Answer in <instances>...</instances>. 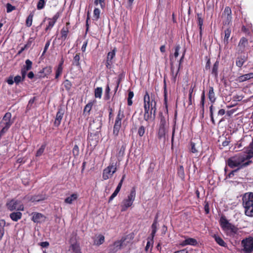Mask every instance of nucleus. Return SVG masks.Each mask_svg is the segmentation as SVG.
<instances>
[{
  "mask_svg": "<svg viewBox=\"0 0 253 253\" xmlns=\"http://www.w3.org/2000/svg\"><path fill=\"white\" fill-rule=\"evenodd\" d=\"M250 146L251 149L239 153L229 158L226 161V165L231 169L238 167L237 169H239V170L251 165L253 163L250 159L253 157V139Z\"/></svg>",
  "mask_w": 253,
  "mask_h": 253,
  "instance_id": "1",
  "label": "nucleus"
},
{
  "mask_svg": "<svg viewBox=\"0 0 253 253\" xmlns=\"http://www.w3.org/2000/svg\"><path fill=\"white\" fill-rule=\"evenodd\" d=\"M156 104L154 95L151 94L150 96L148 92L146 91L144 96V119L145 121H148L152 118H155L157 110Z\"/></svg>",
  "mask_w": 253,
  "mask_h": 253,
  "instance_id": "2",
  "label": "nucleus"
},
{
  "mask_svg": "<svg viewBox=\"0 0 253 253\" xmlns=\"http://www.w3.org/2000/svg\"><path fill=\"white\" fill-rule=\"evenodd\" d=\"M243 205L245 208V214L253 216V193H246L243 198Z\"/></svg>",
  "mask_w": 253,
  "mask_h": 253,
  "instance_id": "3",
  "label": "nucleus"
},
{
  "mask_svg": "<svg viewBox=\"0 0 253 253\" xmlns=\"http://www.w3.org/2000/svg\"><path fill=\"white\" fill-rule=\"evenodd\" d=\"M136 197V190L134 187H132L126 198L124 199L121 204L122 212L126 211L132 205Z\"/></svg>",
  "mask_w": 253,
  "mask_h": 253,
  "instance_id": "4",
  "label": "nucleus"
},
{
  "mask_svg": "<svg viewBox=\"0 0 253 253\" xmlns=\"http://www.w3.org/2000/svg\"><path fill=\"white\" fill-rule=\"evenodd\" d=\"M125 115L124 112L121 110H119L116 118L113 127V134L115 136H117L119 135L122 126V121Z\"/></svg>",
  "mask_w": 253,
  "mask_h": 253,
  "instance_id": "5",
  "label": "nucleus"
},
{
  "mask_svg": "<svg viewBox=\"0 0 253 253\" xmlns=\"http://www.w3.org/2000/svg\"><path fill=\"white\" fill-rule=\"evenodd\" d=\"M117 164L112 163L110 164L103 171L102 178L104 180H107L111 178L114 173L117 171Z\"/></svg>",
  "mask_w": 253,
  "mask_h": 253,
  "instance_id": "6",
  "label": "nucleus"
},
{
  "mask_svg": "<svg viewBox=\"0 0 253 253\" xmlns=\"http://www.w3.org/2000/svg\"><path fill=\"white\" fill-rule=\"evenodd\" d=\"M12 115L10 112L6 113L3 117L0 124L2 128H5V130H8L10 127L13 123V121L11 120Z\"/></svg>",
  "mask_w": 253,
  "mask_h": 253,
  "instance_id": "7",
  "label": "nucleus"
},
{
  "mask_svg": "<svg viewBox=\"0 0 253 253\" xmlns=\"http://www.w3.org/2000/svg\"><path fill=\"white\" fill-rule=\"evenodd\" d=\"M6 207L10 211H13L15 210L19 211H23L24 209V206L21 204L20 201L14 200H12L9 202H7L6 203Z\"/></svg>",
  "mask_w": 253,
  "mask_h": 253,
  "instance_id": "8",
  "label": "nucleus"
},
{
  "mask_svg": "<svg viewBox=\"0 0 253 253\" xmlns=\"http://www.w3.org/2000/svg\"><path fill=\"white\" fill-rule=\"evenodd\" d=\"M241 245L246 253H251L253 251V237H250L243 239L241 241Z\"/></svg>",
  "mask_w": 253,
  "mask_h": 253,
  "instance_id": "9",
  "label": "nucleus"
},
{
  "mask_svg": "<svg viewBox=\"0 0 253 253\" xmlns=\"http://www.w3.org/2000/svg\"><path fill=\"white\" fill-rule=\"evenodd\" d=\"M126 240V238L123 237L120 240H117L114 242L112 245L109 246L108 253H116L120 250L123 246V243Z\"/></svg>",
  "mask_w": 253,
  "mask_h": 253,
  "instance_id": "10",
  "label": "nucleus"
},
{
  "mask_svg": "<svg viewBox=\"0 0 253 253\" xmlns=\"http://www.w3.org/2000/svg\"><path fill=\"white\" fill-rule=\"evenodd\" d=\"M65 113V109L62 106L58 107L57 112L56 114L55 121L54 122V126L56 127H58L61 124V121L63 119V116Z\"/></svg>",
  "mask_w": 253,
  "mask_h": 253,
  "instance_id": "11",
  "label": "nucleus"
},
{
  "mask_svg": "<svg viewBox=\"0 0 253 253\" xmlns=\"http://www.w3.org/2000/svg\"><path fill=\"white\" fill-rule=\"evenodd\" d=\"M222 18L223 19V24L224 25H229L232 20L231 9L229 6H226L222 14Z\"/></svg>",
  "mask_w": 253,
  "mask_h": 253,
  "instance_id": "12",
  "label": "nucleus"
},
{
  "mask_svg": "<svg viewBox=\"0 0 253 253\" xmlns=\"http://www.w3.org/2000/svg\"><path fill=\"white\" fill-rule=\"evenodd\" d=\"M101 126V121L98 120H93L89 125V131L100 134Z\"/></svg>",
  "mask_w": 253,
  "mask_h": 253,
  "instance_id": "13",
  "label": "nucleus"
},
{
  "mask_svg": "<svg viewBox=\"0 0 253 253\" xmlns=\"http://www.w3.org/2000/svg\"><path fill=\"white\" fill-rule=\"evenodd\" d=\"M100 134L89 131L87 137V141L90 146H95L98 142Z\"/></svg>",
  "mask_w": 253,
  "mask_h": 253,
  "instance_id": "14",
  "label": "nucleus"
},
{
  "mask_svg": "<svg viewBox=\"0 0 253 253\" xmlns=\"http://www.w3.org/2000/svg\"><path fill=\"white\" fill-rule=\"evenodd\" d=\"M51 72V67L50 66H47L41 70L37 74V76L39 78H50L49 76Z\"/></svg>",
  "mask_w": 253,
  "mask_h": 253,
  "instance_id": "15",
  "label": "nucleus"
},
{
  "mask_svg": "<svg viewBox=\"0 0 253 253\" xmlns=\"http://www.w3.org/2000/svg\"><path fill=\"white\" fill-rule=\"evenodd\" d=\"M32 62L30 60L27 59L25 61V65L23 66L21 70L22 79H25L27 71L32 69Z\"/></svg>",
  "mask_w": 253,
  "mask_h": 253,
  "instance_id": "16",
  "label": "nucleus"
},
{
  "mask_svg": "<svg viewBox=\"0 0 253 253\" xmlns=\"http://www.w3.org/2000/svg\"><path fill=\"white\" fill-rule=\"evenodd\" d=\"M248 44V40L245 38L242 37L238 43L237 51L238 53H242L245 50V48Z\"/></svg>",
  "mask_w": 253,
  "mask_h": 253,
  "instance_id": "17",
  "label": "nucleus"
},
{
  "mask_svg": "<svg viewBox=\"0 0 253 253\" xmlns=\"http://www.w3.org/2000/svg\"><path fill=\"white\" fill-rule=\"evenodd\" d=\"M125 176H126L125 175H124L122 176V179H121L120 181L119 182V184H118V186H117V188H116L115 191L111 195V196L109 197V199L108 200L109 203H110L114 199V198L117 196V195L120 192V191L121 189V187L122 186V184L124 182V180L125 178Z\"/></svg>",
  "mask_w": 253,
  "mask_h": 253,
  "instance_id": "18",
  "label": "nucleus"
},
{
  "mask_svg": "<svg viewBox=\"0 0 253 253\" xmlns=\"http://www.w3.org/2000/svg\"><path fill=\"white\" fill-rule=\"evenodd\" d=\"M32 220L35 223H41L45 220V216L39 212H33Z\"/></svg>",
  "mask_w": 253,
  "mask_h": 253,
  "instance_id": "19",
  "label": "nucleus"
},
{
  "mask_svg": "<svg viewBox=\"0 0 253 253\" xmlns=\"http://www.w3.org/2000/svg\"><path fill=\"white\" fill-rule=\"evenodd\" d=\"M197 244V241L195 239L192 238H188L180 243V245L182 247H184L187 245L195 246Z\"/></svg>",
  "mask_w": 253,
  "mask_h": 253,
  "instance_id": "20",
  "label": "nucleus"
},
{
  "mask_svg": "<svg viewBox=\"0 0 253 253\" xmlns=\"http://www.w3.org/2000/svg\"><path fill=\"white\" fill-rule=\"evenodd\" d=\"M219 222L221 227L224 230H225V229L231 223L229 222L225 216L224 215H221L219 220Z\"/></svg>",
  "mask_w": 253,
  "mask_h": 253,
  "instance_id": "21",
  "label": "nucleus"
},
{
  "mask_svg": "<svg viewBox=\"0 0 253 253\" xmlns=\"http://www.w3.org/2000/svg\"><path fill=\"white\" fill-rule=\"evenodd\" d=\"M247 56L245 54L239 56L236 59V65L239 67H241L244 63L247 61Z\"/></svg>",
  "mask_w": 253,
  "mask_h": 253,
  "instance_id": "22",
  "label": "nucleus"
},
{
  "mask_svg": "<svg viewBox=\"0 0 253 253\" xmlns=\"http://www.w3.org/2000/svg\"><path fill=\"white\" fill-rule=\"evenodd\" d=\"M219 65V61L216 60L211 69V74L213 78L216 79L218 77V69Z\"/></svg>",
  "mask_w": 253,
  "mask_h": 253,
  "instance_id": "23",
  "label": "nucleus"
},
{
  "mask_svg": "<svg viewBox=\"0 0 253 253\" xmlns=\"http://www.w3.org/2000/svg\"><path fill=\"white\" fill-rule=\"evenodd\" d=\"M22 216V213L20 211L13 212L9 214L10 218L14 221H17Z\"/></svg>",
  "mask_w": 253,
  "mask_h": 253,
  "instance_id": "24",
  "label": "nucleus"
},
{
  "mask_svg": "<svg viewBox=\"0 0 253 253\" xmlns=\"http://www.w3.org/2000/svg\"><path fill=\"white\" fill-rule=\"evenodd\" d=\"M63 63H64V60L63 58H62L61 61L59 63V64L58 65V67L56 70L55 79H58L62 73V71H63V67L62 66H63Z\"/></svg>",
  "mask_w": 253,
  "mask_h": 253,
  "instance_id": "25",
  "label": "nucleus"
},
{
  "mask_svg": "<svg viewBox=\"0 0 253 253\" xmlns=\"http://www.w3.org/2000/svg\"><path fill=\"white\" fill-rule=\"evenodd\" d=\"M208 98L210 101L212 103H214L215 101L216 97L212 86H209V90L208 93Z\"/></svg>",
  "mask_w": 253,
  "mask_h": 253,
  "instance_id": "26",
  "label": "nucleus"
},
{
  "mask_svg": "<svg viewBox=\"0 0 253 253\" xmlns=\"http://www.w3.org/2000/svg\"><path fill=\"white\" fill-rule=\"evenodd\" d=\"M78 197V195L77 193H73L70 196L65 198L64 202L66 204H71L73 201L77 199Z\"/></svg>",
  "mask_w": 253,
  "mask_h": 253,
  "instance_id": "27",
  "label": "nucleus"
},
{
  "mask_svg": "<svg viewBox=\"0 0 253 253\" xmlns=\"http://www.w3.org/2000/svg\"><path fill=\"white\" fill-rule=\"evenodd\" d=\"M213 238L214 239L215 241L218 244L219 246L223 247H227V244L224 242V241L219 236L216 235H214Z\"/></svg>",
  "mask_w": 253,
  "mask_h": 253,
  "instance_id": "28",
  "label": "nucleus"
},
{
  "mask_svg": "<svg viewBox=\"0 0 253 253\" xmlns=\"http://www.w3.org/2000/svg\"><path fill=\"white\" fill-rule=\"evenodd\" d=\"M104 241V236L101 234H100L97 236V238L94 240V244L98 246L102 244Z\"/></svg>",
  "mask_w": 253,
  "mask_h": 253,
  "instance_id": "29",
  "label": "nucleus"
},
{
  "mask_svg": "<svg viewBox=\"0 0 253 253\" xmlns=\"http://www.w3.org/2000/svg\"><path fill=\"white\" fill-rule=\"evenodd\" d=\"M205 99V92L203 91V92L202 93V95H201V102H200V105L202 108V109L201 110V111L200 112L201 115H202V118H204V114Z\"/></svg>",
  "mask_w": 253,
  "mask_h": 253,
  "instance_id": "30",
  "label": "nucleus"
},
{
  "mask_svg": "<svg viewBox=\"0 0 253 253\" xmlns=\"http://www.w3.org/2000/svg\"><path fill=\"white\" fill-rule=\"evenodd\" d=\"M92 106L93 103L92 102H90L87 103L84 108L83 114L85 116H88L90 114Z\"/></svg>",
  "mask_w": 253,
  "mask_h": 253,
  "instance_id": "31",
  "label": "nucleus"
},
{
  "mask_svg": "<svg viewBox=\"0 0 253 253\" xmlns=\"http://www.w3.org/2000/svg\"><path fill=\"white\" fill-rule=\"evenodd\" d=\"M70 249L74 253H82L79 244L76 243L71 245Z\"/></svg>",
  "mask_w": 253,
  "mask_h": 253,
  "instance_id": "32",
  "label": "nucleus"
},
{
  "mask_svg": "<svg viewBox=\"0 0 253 253\" xmlns=\"http://www.w3.org/2000/svg\"><path fill=\"white\" fill-rule=\"evenodd\" d=\"M45 198L42 195H34L32 196L30 199V201L34 202H40L41 201H42L45 200Z\"/></svg>",
  "mask_w": 253,
  "mask_h": 253,
  "instance_id": "33",
  "label": "nucleus"
},
{
  "mask_svg": "<svg viewBox=\"0 0 253 253\" xmlns=\"http://www.w3.org/2000/svg\"><path fill=\"white\" fill-rule=\"evenodd\" d=\"M34 12H31V13L27 17L26 20V25L27 27H30L31 26L32 24L33 18L34 17Z\"/></svg>",
  "mask_w": 253,
  "mask_h": 253,
  "instance_id": "34",
  "label": "nucleus"
},
{
  "mask_svg": "<svg viewBox=\"0 0 253 253\" xmlns=\"http://www.w3.org/2000/svg\"><path fill=\"white\" fill-rule=\"evenodd\" d=\"M5 222L4 220H0V240L2 239L4 233V226Z\"/></svg>",
  "mask_w": 253,
  "mask_h": 253,
  "instance_id": "35",
  "label": "nucleus"
},
{
  "mask_svg": "<svg viewBox=\"0 0 253 253\" xmlns=\"http://www.w3.org/2000/svg\"><path fill=\"white\" fill-rule=\"evenodd\" d=\"M68 32H69V28L67 27H63L62 29V30L61 31V38L63 41H65L66 39Z\"/></svg>",
  "mask_w": 253,
  "mask_h": 253,
  "instance_id": "36",
  "label": "nucleus"
},
{
  "mask_svg": "<svg viewBox=\"0 0 253 253\" xmlns=\"http://www.w3.org/2000/svg\"><path fill=\"white\" fill-rule=\"evenodd\" d=\"M80 53H77L74 57L73 63H72L73 65L74 66L79 67H80Z\"/></svg>",
  "mask_w": 253,
  "mask_h": 253,
  "instance_id": "37",
  "label": "nucleus"
},
{
  "mask_svg": "<svg viewBox=\"0 0 253 253\" xmlns=\"http://www.w3.org/2000/svg\"><path fill=\"white\" fill-rule=\"evenodd\" d=\"M166 127H159L158 137L159 139H161L165 136Z\"/></svg>",
  "mask_w": 253,
  "mask_h": 253,
  "instance_id": "38",
  "label": "nucleus"
},
{
  "mask_svg": "<svg viewBox=\"0 0 253 253\" xmlns=\"http://www.w3.org/2000/svg\"><path fill=\"white\" fill-rule=\"evenodd\" d=\"M225 230H229L234 234H236L238 232V229L235 225L230 223Z\"/></svg>",
  "mask_w": 253,
  "mask_h": 253,
  "instance_id": "39",
  "label": "nucleus"
},
{
  "mask_svg": "<svg viewBox=\"0 0 253 253\" xmlns=\"http://www.w3.org/2000/svg\"><path fill=\"white\" fill-rule=\"evenodd\" d=\"M102 88L101 87H97L94 91V96L95 98H100L102 96Z\"/></svg>",
  "mask_w": 253,
  "mask_h": 253,
  "instance_id": "40",
  "label": "nucleus"
},
{
  "mask_svg": "<svg viewBox=\"0 0 253 253\" xmlns=\"http://www.w3.org/2000/svg\"><path fill=\"white\" fill-rule=\"evenodd\" d=\"M225 36L224 38V42H226V43H228V39L230 37L231 34V30L229 28H227L224 31Z\"/></svg>",
  "mask_w": 253,
  "mask_h": 253,
  "instance_id": "41",
  "label": "nucleus"
},
{
  "mask_svg": "<svg viewBox=\"0 0 253 253\" xmlns=\"http://www.w3.org/2000/svg\"><path fill=\"white\" fill-rule=\"evenodd\" d=\"M202 13H197V17L198 19V24L199 26V29L201 30L203 24V19L202 17Z\"/></svg>",
  "mask_w": 253,
  "mask_h": 253,
  "instance_id": "42",
  "label": "nucleus"
},
{
  "mask_svg": "<svg viewBox=\"0 0 253 253\" xmlns=\"http://www.w3.org/2000/svg\"><path fill=\"white\" fill-rule=\"evenodd\" d=\"M45 148V144L42 145L41 147L37 150L36 154V157H40L43 154Z\"/></svg>",
  "mask_w": 253,
  "mask_h": 253,
  "instance_id": "43",
  "label": "nucleus"
},
{
  "mask_svg": "<svg viewBox=\"0 0 253 253\" xmlns=\"http://www.w3.org/2000/svg\"><path fill=\"white\" fill-rule=\"evenodd\" d=\"M145 131H146V128L144 126H140L138 129V132H137L138 135L140 137L143 136L145 134Z\"/></svg>",
  "mask_w": 253,
  "mask_h": 253,
  "instance_id": "44",
  "label": "nucleus"
},
{
  "mask_svg": "<svg viewBox=\"0 0 253 253\" xmlns=\"http://www.w3.org/2000/svg\"><path fill=\"white\" fill-rule=\"evenodd\" d=\"M134 96L133 92L132 91H129L128 94V98H127V105L128 106H131L132 104V98Z\"/></svg>",
  "mask_w": 253,
  "mask_h": 253,
  "instance_id": "45",
  "label": "nucleus"
},
{
  "mask_svg": "<svg viewBox=\"0 0 253 253\" xmlns=\"http://www.w3.org/2000/svg\"><path fill=\"white\" fill-rule=\"evenodd\" d=\"M80 150L78 145L76 144L73 149V154L75 157H76L79 155Z\"/></svg>",
  "mask_w": 253,
  "mask_h": 253,
  "instance_id": "46",
  "label": "nucleus"
},
{
  "mask_svg": "<svg viewBox=\"0 0 253 253\" xmlns=\"http://www.w3.org/2000/svg\"><path fill=\"white\" fill-rule=\"evenodd\" d=\"M116 49L114 48L112 51L108 52L107 57V60L112 61L115 55Z\"/></svg>",
  "mask_w": 253,
  "mask_h": 253,
  "instance_id": "47",
  "label": "nucleus"
},
{
  "mask_svg": "<svg viewBox=\"0 0 253 253\" xmlns=\"http://www.w3.org/2000/svg\"><path fill=\"white\" fill-rule=\"evenodd\" d=\"M214 109V107L211 105L210 107V117L211 119V121L213 125H215V121L213 118V110Z\"/></svg>",
  "mask_w": 253,
  "mask_h": 253,
  "instance_id": "48",
  "label": "nucleus"
},
{
  "mask_svg": "<svg viewBox=\"0 0 253 253\" xmlns=\"http://www.w3.org/2000/svg\"><path fill=\"white\" fill-rule=\"evenodd\" d=\"M45 5V1L44 0H39L38 4H37V8L39 10L42 9L44 8Z\"/></svg>",
  "mask_w": 253,
  "mask_h": 253,
  "instance_id": "49",
  "label": "nucleus"
},
{
  "mask_svg": "<svg viewBox=\"0 0 253 253\" xmlns=\"http://www.w3.org/2000/svg\"><path fill=\"white\" fill-rule=\"evenodd\" d=\"M64 86L67 90H70L71 86L72 84L69 80H65L63 83Z\"/></svg>",
  "mask_w": 253,
  "mask_h": 253,
  "instance_id": "50",
  "label": "nucleus"
},
{
  "mask_svg": "<svg viewBox=\"0 0 253 253\" xmlns=\"http://www.w3.org/2000/svg\"><path fill=\"white\" fill-rule=\"evenodd\" d=\"M190 146H191V152L193 153H196L198 152V150L196 147V144L194 142L191 141L190 142Z\"/></svg>",
  "mask_w": 253,
  "mask_h": 253,
  "instance_id": "51",
  "label": "nucleus"
},
{
  "mask_svg": "<svg viewBox=\"0 0 253 253\" xmlns=\"http://www.w3.org/2000/svg\"><path fill=\"white\" fill-rule=\"evenodd\" d=\"M166 125V121L165 118L163 115H161L160 117V123L159 127H165Z\"/></svg>",
  "mask_w": 253,
  "mask_h": 253,
  "instance_id": "52",
  "label": "nucleus"
},
{
  "mask_svg": "<svg viewBox=\"0 0 253 253\" xmlns=\"http://www.w3.org/2000/svg\"><path fill=\"white\" fill-rule=\"evenodd\" d=\"M100 10L98 8H95L93 11V16L96 20H98L100 17Z\"/></svg>",
  "mask_w": 253,
  "mask_h": 253,
  "instance_id": "53",
  "label": "nucleus"
},
{
  "mask_svg": "<svg viewBox=\"0 0 253 253\" xmlns=\"http://www.w3.org/2000/svg\"><path fill=\"white\" fill-rule=\"evenodd\" d=\"M164 92L165 97V101L167 103V84L166 80H164Z\"/></svg>",
  "mask_w": 253,
  "mask_h": 253,
  "instance_id": "54",
  "label": "nucleus"
},
{
  "mask_svg": "<svg viewBox=\"0 0 253 253\" xmlns=\"http://www.w3.org/2000/svg\"><path fill=\"white\" fill-rule=\"evenodd\" d=\"M178 174L181 177H184V168L182 166H180L178 169Z\"/></svg>",
  "mask_w": 253,
  "mask_h": 253,
  "instance_id": "55",
  "label": "nucleus"
},
{
  "mask_svg": "<svg viewBox=\"0 0 253 253\" xmlns=\"http://www.w3.org/2000/svg\"><path fill=\"white\" fill-rule=\"evenodd\" d=\"M36 100V97H35V96L33 97L32 98H31L28 102V104L27 106V108L28 109H30L32 107V105Z\"/></svg>",
  "mask_w": 253,
  "mask_h": 253,
  "instance_id": "56",
  "label": "nucleus"
},
{
  "mask_svg": "<svg viewBox=\"0 0 253 253\" xmlns=\"http://www.w3.org/2000/svg\"><path fill=\"white\" fill-rule=\"evenodd\" d=\"M126 147V146L125 144H124L121 146L118 153V155L119 156H123L124 155Z\"/></svg>",
  "mask_w": 253,
  "mask_h": 253,
  "instance_id": "57",
  "label": "nucleus"
},
{
  "mask_svg": "<svg viewBox=\"0 0 253 253\" xmlns=\"http://www.w3.org/2000/svg\"><path fill=\"white\" fill-rule=\"evenodd\" d=\"M14 9H15V6H12L11 4L9 3L6 4V11L7 13L10 12Z\"/></svg>",
  "mask_w": 253,
  "mask_h": 253,
  "instance_id": "58",
  "label": "nucleus"
},
{
  "mask_svg": "<svg viewBox=\"0 0 253 253\" xmlns=\"http://www.w3.org/2000/svg\"><path fill=\"white\" fill-rule=\"evenodd\" d=\"M55 21H53L52 20H50L48 23V26L46 27L45 30L47 31L49 30H50L54 26L55 24Z\"/></svg>",
  "mask_w": 253,
  "mask_h": 253,
  "instance_id": "59",
  "label": "nucleus"
},
{
  "mask_svg": "<svg viewBox=\"0 0 253 253\" xmlns=\"http://www.w3.org/2000/svg\"><path fill=\"white\" fill-rule=\"evenodd\" d=\"M61 12H57L55 15L52 18H48V20H52L53 21H55V23L56 22L57 20L59 17Z\"/></svg>",
  "mask_w": 253,
  "mask_h": 253,
  "instance_id": "60",
  "label": "nucleus"
},
{
  "mask_svg": "<svg viewBox=\"0 0 253 253\" xmlns=\"http://www.w3.org/2000/svg\"><path fill=\"white\" fill-rule=\"evenodd\" d=\"M180 48V46L179 44L176 45L175 47V51L174 53V56L175 58H177L179 55V50Z\"/></svg>",
  "mask_w": 253,
  "mask_h": 253,
  "instance_id": "61",
  "label": "nucleus"
},
{
  "mask_svg": "<svg viewBox=\"0 0 253 253\" xmlns=\"http://www.w3.org/2000/svg\"><path fill=\"white\" fill-rule=\"evenodd\" d=\"M240 77H243V79H252L253 78V73L245 74L243 76H241Z\"/></svg>",
  "mask_w": 253,
  "mask_h": 253,
  "instance_id": "62",
  "label": "nucleus"
},
{
  "mask_svg": "<svg viewBox=\"0 0 253 253\" xmlns=\"http://www.w3.org/2000/svg\"><path fill=\"white\" fill-rule=\"evenodd\" d=\"M195 87H196L195 83L192 84L190 86V89L189 91V94H193V92L195 91Z\"/></svg>",
  "mask_w": 253,
  "mask_h": 253,
  "instance_id": "63",
  "label": "nucleus"
},
{
  "mask_svg": "<svg viewBox=\"0 0 253 253\" xmlns=\"http://www.w3.org/2000/svg\"><path fill=\"white\" fill-rule=\"evenodd\" d=\"M243 98V96L242 95H234L233 97V99L234 101H241Z\"/></svg>",
  "mask_w": 253,
  "mask_h": 253,
  "instance_id": "64",
  "label": "nucleus"
}]
</instances>
